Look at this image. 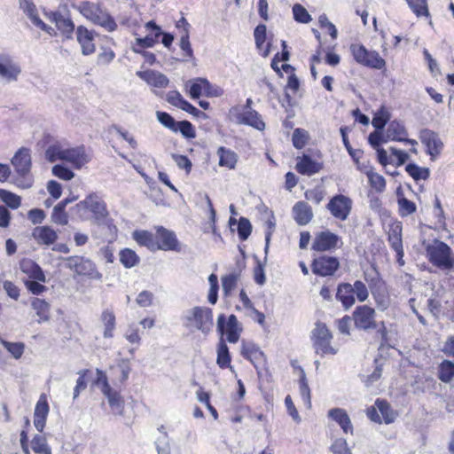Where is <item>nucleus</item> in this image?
I'll return each mask as SVG.
<instances>
[{"label":"nucleus","instance_id":"4","mask_svg":"<svg viewBox=\"0 0 454 454\" xmlns=\"http://www.w3.org/2000/svg\"><path fill=\"white\" fill-rule=\"evenodd\" d=\"M79 11L87 20L104 27L109 32L114 31L117 27V24L114 18L107 12L102 10L94 3H81L79 5Z\"/></svg>","mask_w":454,"mask_h":454},{"label":"nucleus","instance_id":"17","mask_svg":"<svg viewBox=\"0 0 454 454\" xmlns=\"http://www.w3.org/2000/svg\"><path fill=\"white\" fill-rule=\"evenodd\" d=\"M225 317L223 314H221L217 318V329L223 334L224 332L227 334V340L231 343H236L239 339V333L241 332V327L238 322L236 316L231 315L228 317V321L226 325Z\"/></svg>","mask_w":454,"mask_h":454},{"label":"nucleus","instance_id":"56","mask_svg":"<svg viewBox=\"0 0 454 454\" xmlns=\"http://www.w3.org/2000/svg\"><path fill=\"white\" fill-rule=\"evenodd\" d=\"M352 289L354 292V295L356 294L358 301L364 302L369 297V291L367 286L361 280L355 281L354 285H352Z\"/></svg>","mask_w":454,"mask_h":454},{"label":"nucleus","instance_id":"30","mask_svg":"<svg viewBox=\"0 0 454 454\" xmlns=\"http://www.w3.org/2000/svg\"><path fill=\"white\" fill-rule=\"evenodd\" d=\"M336 299L340 301L345 309H348L355 304V296L352 285L349 283H341L338 286Z\"/></svg>","mask_w":454,"mask_h":454},{"label":"nucleus","instance_id":"31","mask_svg":"<svg viewBox=\"0 0 454 454\" xmlns=\"http://www.w3.org/2000/svg\"><path fill=\"white\" fill-rule=\"evenodd\" d=\"M388 242L399 256V262L403 264V262H401V258L403 256L402 226L399 223L395 224L390 228L388 231Z\"/></svg>","mask_w":454,"mask_h":454},{"label":"nucleus","instance_id":"63","mask_svg":"<svg viewBox=\"0 0 454 454\" xmlns=\"http://www.w3.org/2000/svg\"><path fill=\"white\" fill-rule=\"evenodd\" d=\"M254 36L256 47L262 50L266 40V26L263 24L258 25L254 29Z\"/></svg>","mask_w":454,"mask_h":454},{"label":"nucleus","instance_id":"60","mask_svg":"<svg viewBox=\"0 0 454 454\" xmlns=\"http://www.w3.org/2000/svg\"><path fill=\"white\" fill-rule=\"evenodd\" d=\"M24 285L27 291L34 295H40L48 290V288L41 284L40 281L35 279H27L24 281Z\"/></svg>","mask_w":454,"mask_h":454},{"label":"nucleus","instance_id":"12","mask_svg":"<svg viewBox=\"0 0 454 454\" xmlns=\"http://www.w3.org/2000/svg\"><path fill=\"white\" fill-rule=\"evenodd\" d=\"M231 119L238 124H245L251 126L258 130H263L265 123L261 118V115L253 109L240 113L238 107H233L230 110Z\"/></svg>","mask_w":454,"mask_h":454},{"label":"nucleus","instance_id":"47","mask_svg":"<svg viewBox=\"0 0 454 454\" xmlns=\"http://www.w3.org/2000/svg\"><path fill=\"white\" fill-rule=\"evenodd\" d=\"M406 2L417 17L429 16L427 0H406Z\"/></svg>","mask_w":454,"mask_h":454},{"label":"nucleus","instance_id":"13","mask_svg":"<svg viewBox=\"0 0 454 454\" xmlns=\"http://www.w3.org/2000/svg\"><path fill=\"white\" fill-rule=\"evenodd\" d=\"M375 314V310L367 305L356 307L353 312V320L356 327L364 331L375 329L377 327Z\"/></svg>","mask_w":454,"mask_h":454},{"label":"nucleus","instance_id":"27","mask_svg":"<svg viewBox=\"0 0 454 454\" xmlns=\"http://www.w3.org/2000/svg\"><path fill=\"white\" fill-rule=\"evenodd\" d=\"M293 216L299 225H306L313 217L311 207L305 201H298L293 207Z\"/></svg>","mask_w":454,"mask_h":454},{"label":"nucleus","instance_id":"40","mask_svg":"<svg viewBox=\"0 0 454 454\" xmlns=\"http://www.w3.org/2000/svg\"><path fill=\"white\" fill-rule=\"evenodd\" d=\"M120 262L125 268L129 269L139 262V257L133 250L125 248L120 252Z\"/></svg>","mask_w":454,"mask_h":454},{"label":"nucleus","instance_id":"2","mask_svg":"<svg viewBox=\"0 0 454 454\" xmlns=\"http://www.w3.org/2000/svg\"><path fill=\"white\" fill-rule=\"evenodd\" d=\"M184 327L191 332L200 331L207 335L213 327V311L207 307L196 306L187 310L182 318Z\"/></svg>","mask_w":454,"mask_h":454},{"label":"nucleus","instance_id":"29","mask_svg":"<svg viewBox=\"0 0 454 454\" xmlns=\"http://www.w3.org/2000/svg\"><path fill=\"white\" fill-rule=\"evenodd\" d=\"M328 417L334 420L345 434H353V426L347 411L340 408H333L328 411Z\"/></svg>","mask_w":454,"mask_h":454},{"label":"nucleus","instance_id":"37","mask_svg":"<svg viewBox=\"0 0 454 454\" xmlns=\"http://www.w3.org/2000/svg\"><path fill=\"white\" fill-rule=\"evenodd\" d=\"M407 135L404 126L395 121H391L386 130L385 137L387 140L403 141V137Z\"/></svg>","mask_w":454,"mask_h":454},{"label":"nucleus","instance_id":"5","mask_svg":"<svg viewBox=\"0 0 454 454\" xmlns=\"http://www.w3.org/2000/svg\"><path fill=\"white\" fill-rule=\"evenodd\" d=\"M333 334L325 324L317 322L311 332L313 348L317 355H335L337 348L331 345Z\"/></svg>","mask_w":454,"mask_h":454},{"label":"nucleus","instance_id":"16","mask_svg":"<svg viewBox=\"0 0 454 454\" xmlns=\"http://www.w3.org/2000/svg\"><path fill=\"white\" fill-rule=\"evenodd\" d=\"M20 8L30 20L34 26L46 32L50 35H55L54 28L45 24L39 17L38 12L33 0H20Z\"/></svg>","mask_w":454,"mask_h":454},{"label":"nucleus","instance_id":"53","mask_svg":"<svg viewBox=\"0 0 454 454\" xmlns=\"http://www.w3.org/2000/svg\"><path fill=\"white\" fill-rule=\"evenodd\" d=\"M0 199L13 209L20 206V197L6 190L0 189Z\"/></svg>","mask_w":454,"mask_h":454},{"label":"nucleus","instance_id":"59","mask_svg":"<svg viewBox=\"0 0 454 454\" xmlns=\"http://www.w3.org/2000/svg\"><path fill=\"white\" fill-rule=\"evenodd\" d=\"M398 206H399V212H400L401 215H403V216L411 215L417 209L415 203L409 200L408 199H406L404 197H401L398 199Z\"/></svg>","mask_w":454,"mask_h":454},{"label":"nucleus","instance_id":"26","mask_svg":"<svg viewBox=\"0 0 454 454\" xmlns=\"http://www.w3.org/2000/svg\"><path fill=\"white\" fill-rule=\"evenodd\" d=\"M49 18L66 38H73L74 24L69 17L59 12H51Z\"/></svg>","mask_w":454,"mask_h":454},{"label":"nucleus","instance_id":"18","mask_svg":"<svg viewBox=\"0 0 454 454\" xmlns=\"http://www.w3.org/2000/svg\"><path fill=\"white\" fill-rule=\"evenodd\" d=\"M65 267L74 270L78 275L92 276L96 272L92 261L80 256H69L65 258Z\"/></svg>","mask_w":454,"mask_h":454},{"label":"nucleus","instance_id":"39","mask_svg":"<svg viewBox=\"0 0 454 454\" xmlns=\"http://www.w3.org/2000/svg\"><path fill=\"white\" fill-rule=\"evenodd\" d=\"M31 448L37 454H51V449L43 435L36 434L31 441Z\"/></svg>","mask_w":454,"mask_h":454},{"label":"nucleus","instance_id":"36","mask_svg":"<svg viewBox=\"0 0 454 454\" xmlns=\"http://www.w3.org/2000/svg\"><path fill=\"white\" fill-rule=\"evenodd\" d=\"M100 319L104 325V333L103 336L105 338H113L114 337V331L115 329V316L114 312L110 309H105L103 310Z\"/></svg>","mask_w":454,"mask_h":454},{"label":"nucleus","instance_id":"7","mask_svg":"<svg viewBox=\"0 0 454 454\" xmlns=\"http://www.w3.org/2000/svg\"><path fill=\"white\" fill-rule=\"evenodd\" d=\"M22 68L18 59L8 52H0V82L5 84L17 82Z\"/></svg>","mask_w":454,"mask_h":454},{"label":"nucleus","instance_id":"34","mask_svg":"<svg viewBox=\"0 0 454 454\" xmlns=\"http://www.w3.org/2000/svg\"><path fill=\"white\" fill-rule=\"evenodd\" d=\"M210 88L211 85L207 79L198 78L192 82L189 94L192 98H199L201 95L212 96Z\"/></svg>","mask_w":454,"mask_h":454},{"label":"nucleus","instance_id":"44","mask_svg":"<svg viewBox=\"0 0 454 454\" xmlns=\"http://www.w3.org/2000/svg\"><path fill=\"white\" fill-rule=\"evenodd\" d=\"M454 376V363L450 361H443L438 371V378L442 382H450Z\"/></svg>","mask_w":454,"mask_h":454},{"label":"nucleus","instance_id":"11","mask_svg":"<svg viewBox=\"0 0 454 454\" xmlns=\"http://www.w3.org/2000/svg\"><path fill=\"white\" fill-rule=\"evenodd\" d=\"M352 205L353 202L350 198L342 194H338L330 200L326 205V208L334 218L345 221L350 215Z\"/></svg>","mask_w":454,"mask_h":454},{"label":"nucleus","instance_id":"6","mask_svg":"<svg viewBox=\"0 0 454 454\" xmlns=\"http://www.w3.org/2000/svg\"><path fill=\"white\" fill-rule=\"evenodd\" d=\"M427 254L434 266L443 270L454 268V261L450 258L451 249L444 242L435 240L427 247Z\"/></svg>","mask_w":454,"mask_h":454},{"label":"nucleus","instance_id":"57","mask_svg":"<svg viewBox=\"0 0 454 454\" xmlns=\"http://www.w3.org/2000/svg\"><path fill=\"white\" fill-rule=\"evenodd\" d=\"M175 132L180 131L185 138H194L196 137L195 129L192 124L188 121H177Z\"/></svg>","mask_w":454,"mask_h":454},{"label":"nucleus","instance_id":"42","mask_svg":"<svg viewBox=\"0 0 454 454\" xmlns=\"http://www.w3.org/2000/svg\"><path fill=\"white\" fill-rule=\"evenodd\" d=\"M406 172L416 181L426 180L429 176V169L419 167L415 163H409L405 167Z\"/></svg>","mask_w":454,"mask_h":454},{"label":"nucleus","instance_id":"51","mask_svg":"<svg viewBox=\"0 0 454 454\" xmlns=\"http://www.w3.org/2000/svg\"><path fill=\"white\" fill-rule=\"evenodd\" d=\"M309 139V133L302 129H295L293 132L292 141L293 145L297 149L303 148Z\"/></svg>","mask_w":454,"mask_h":454},{"label":"nucleus","instance_id":"10","mask_svg":"<svg viewBox=\"0 0 454 454\" xmlns=\"http://www.w3.org/2000/svg\"><path fill=\"white\" fill-rule=\"evenodd\" d=\"M396 412L390 407V404L382 399L375 401V406L367 409V417L374 422L390 424L395 421Z\"/></svg>","mask_w":454,"mask_h":454},{"label":"nucleus","instance_id":"49","mask_svg":"<svg viewBox=\"0 0 454 454\" xmlns=\"http://www.w3.org/2000/svg\"><path fill=\"white\" fill-rule=\"evenodd\" d=\"M366 175H367L370 185L374 190H376L379 192H383L385 190V188H386V180H385V178L381 175H380V174H378L376 172H373L372 170L368 171L366 173Z\"/></svg>","mask_w":454,"mask_h":454},{"label":"nucleus","instance_id":"15","mask_svg":"<svg viewBox=\"0 0 454 454\" xmlns=\"http://www.w3.org/2000/svg\"><path fill=\"white\" fill-rule=\"evenodd\" d=\"M419 138L427 147V153L431 156V160H434L443 148V143L438 134L430 129H423L420 131Z\"/></svg>","mask_w":454,"mask_h":454},{"label":"nucleus","instance_id":"55","mask_svg":"<svg viewBox=\"0 0 454 454\" xmlns=\"http://www.w3.org/2000/svg\"><path fill=\"white\" fill-rule=\"evenodd\" d=\"M294 18L297 22L307 24L311 20V16L307 10L300 4L293 6Z\"/></svg>","mask_w":454,"mask_h":454},{"label":"nucleus","instance_id":"54","mask_svg":"<svg viewBox=\"0 0 454 454\" xmlns=\"http://www.w3.org/2000/svg\"><path fill=\"white\" fill-rule=\"evenodd\" d=\"M51 220L55 223L60 225H66L68 223V215L65 211V207H63L62 204H57L51 214Z\"/></svg>","mask_w":454,"mask_h":454},{"label":"nucleus","instance_id":"61","mask_svg":"<svg viewBox=\"0 0 454 454\" xmlns=\"http://www.w3.org/2000/svg\"><path fill=\"white\" fill-rule=\"evenodd\" d=\"M52 174L59 179L68 181L74 176V173L68 168L57 164L52 168Z\"/></svg>","mask_w":454,"mask_h":454},{"label":"nucleus","instance_id":"35","mask_svg":"<svg viewBox=\"0 0 454 454\" xmlns=\"http://www.w3.org/2000/svg\"><path fill=\"white\" fill-rule=\"evenodd\" d=\"M217 155L219 157V165L221 167H226L230 169H233L235 168L238 161V155L233 151L221 146L217 150Z\"/></svg>","mask_w":454,"mask_h":454},{"label":"nucleus","instance_id":"3","mask_svg":"<svg viewBox=\"0 0 454 454\" xmlns=\"http://www.w3.org/2000/svg\"><path fill=\"white\" fill-rule=\"evenodd\" d=\"M17 177L15 184L21 188L27 189L33 184V176L31 175L32 159L31 151L27 147L20 148L12 158Z\"/></svg>","mask_w":454,"mask_h":454},{"label":"nucleus","instance_id":"22","mask_svg":"<svg viewBox=\"0 0 454 454\" xmlns=\"http://www.w3.org/2000/svg\"><path fill=\"white\" fill-rule=\"evenodd\" d=\"M76 39L81 45L82 53L83 55H90L95 50L93 32L86 28L84 26H79L76 28Z\"/></svg>","mask_w":454,"mask_h":454},{"label":"nucleus","instance_id":"50","mask_svg":"<svg viewBox=\"0 0 454 454\" xmlns=\"http://www.w3.org/2000/svg\"><path fill=\"white\" fill-rule=\"evenodd\" d=\"M2 345L12 354L15 359H19L24 353L25 345L22 342H10L4 340H0Z\"/></svg>","mask_w":454,"mask_h":454},{"label":"nucleus","instance_id":"52","mask_svg":"<svg viewBox=\"0 0 454 454\" xmlns=\"http://www.w3.org/2000/svg\"><path fill=\"white\" fill-rule=\"evenodd\" d=\"M208 282H209V291L207 295L208 302L211 304H215L218 299V278L217 276L214 273L209 275L208 277Z\"/></svg>","mask_w":454,"mask_h":454},{"label":"nucleus","instance_id":"32","mask_svg":"<svg viewBox=\"0 0 454 454\" xmlns=\"http://www.w3.org/2000/svg\"><path fill=\"white\" fill-rule=\"evenodd\" d=\"M321 164L313 160L310 156L303 155L301 158H298L296 163V170L301 175L312 176L321 169Z\"/></svg>","mask_w":454,"mask_h":454},{"label":"nucleus","instance_id":"23","mask_svg":"<svg viewBox=\"0 0 454 454\" xmlns=\"http://www.w3.org/2000/svg\"><path fill=\"white\" fill-rule=\"evenodd\" d=\"M241 355L249 360L255 368L264 364L265 356L260 348L252 342L242 343Z\"/></svg>","mask_w":454,"mask_h":454},{"label":"nucleus","instance_id":"21","mask_svg":"<svg viewBox=\"0 0 454 454\" xmlns=\"http://www.w3.org/2000/svg\"><path fill=\"white\" fill-rule=\"evenodd\" d=\"M50 411V407L47 402L45 394H42L37 401L35 412H34V425L35 427L39 431L43 432L46 419Z\"/></svg>","mask_w":454,"mask_h":454},{"label":"nucleus","instance_id":"62","mask_svg":"<svg viewBox=\"0 0 454 454\" xmlns=\"http://www.w3.org/2000/svg\"><path fill=\"white\" fill-rule=\"evenodd\" d=\"M156 116L158 121L166 128L171 129L172 131L176 130V126L177 121L168 113L166 112H156Z\"/></svg>","mask_w":454,"mask_h":454},{"label":"nucleus","instance_id":"24","mask_svg":"<svg viewBox=\"0 0 454 454\" xmlns=\"http://www.w3.org/2000/svg\"><path fill=\"white\" fill-rule=\"evenodd\" d=\"M137 75L148 85L155 88H166L169 82L168 78L165 74L155 70L138 71Z\"/></svg>","mask_w":454,"mask_h":454},{"label":"nucleus","instance_id":"20","mask_svg":"<svg viewBox=\"0 0 454 454\" xmlns=\"http://www.w3.org/2000/svg\"><path fill=\"white\" fill-rule=\"evenodd\" d=\"M157 239L160 242L158 248L165 251L181 250L180 244L173 231H170L163 227H159L157 230Z\"/></svg>","mask_w":454,"mask_h":454},{"label":"nucleus","instance_id":"8","mask_svg":"<svg viewBox=\"0 0 454 454\" xmlns=\"http://www.w3.org/2000/svg\"><path fill=\"white\" fill-rule=\"evenodd\" d=\"M77 206L89 209L93 213L95 218L98 221H103L105 223L111 233H116V226L112 223L111 220L106 219L107 215V210L105 202L97 195H89L84 200L77 204Z\"/></svg>","mask_w":454,"mask_h":454},{"label":"nucleus","instance_id":"41","mask_svg":"<svg viewBox=\"0 0 454 454\" xmlns=\"http://www.w3.org/2000/svg\"><path fill=\"white\" fill-rule=\"evenodd\" d=\"M390 119V114L385 106H381L372 118V124L378 129L381 130Z\"/></svg>","mask_w":454,"mask_h":454},{"label":"nucleus","instance_id":"19","mask_svg":"<svg viewBox=\"0 0 454 454\" xmlns=\"http://www.w3.org/2000/svg\"><path fill=\"white\" fill-rule=\"evenodd\" d=\"M340 237L329 231L318 232L312 243V249L318 252H325L334 249L338 247Z\"/></svg>","mask_w":454,"mask_h":454},{"label":"nucleus","instance_id":"33","mask_svg":"<svg viewBox=\"0 0 454 454\" xmlns=\"http://www.w3.org/2000/svg\"><path fill=\"white\" fill-rule=\"evenodd\" d=\"M31 307L39 317L38 322H47L50 320L51 305L45 300L40 298L31 299Z\"/></svg>","mask_w":454,"mask_h":454},{"label":"nucleus","instance_id":"38","mask_svg":"<svg viewBox=\"0 0 454 454\" xmlns=\"http://www.w3.org/2000/svg\"><path fill=\"white\" fill-rule=\"evenodd\" d=\"M216 364L222 369L231 368V355L229 352V348L223 339L220 340L218 346H217Z\"/></svg>","mask_w":454,"mask_h":454},{"label":"nucleus","instance_id":"25","mask_svg":"<svg viewBox=\"0 0 454 454\" xmlns=\"http://www.w3.org/2000/svg\"><path fill=\"white\" fill-rule=\"evenodd\" d=\"M32 237L39 245L51 246L58 239V233L50 226H37L33 230Z\"/></svg>","mask_w":454,"mask_h":454},{"label":"nucleus","instance_id":"58","mask_svg":"<svg viewBox=\"0 0 454 454\" xmlns=\"http://www.w3.org/2000/svg\"><path fill=\"white\" fill-rule=\"evenodd\" d=\"M252 231V225L248 219L240 217L238 223V234L241 240L248 239Z\"/></svg>","mask_w":454,"mask_h":454},{"label":"nucleus","instance_id":"14","mask_svg":"<svg viewBox=\"0 0 454 454\" xmlns=\"http://www.w3.org/2000/svg\"><path fill=\"white\" fill-rule=\"evenodd\" d=\"M340 267L338 258L323 255L313 260L312 272L321 277L333 276Z\"/></svg>","mask_w":454,"mask_h":454},{"label":"nucleus","instance_id":"64","mask_svg":"<svg viewBox=\"0 0 454 454\" xmlns=\"http://www.w3.org/2000/svg\"><path fill=\"white\" fill-rule=\"evenodd\" d=\"M331 450L333 454H351L347 441L342 438L336 439L332 444Z\"/></svg>","mask_w":454,"mask_h":454},{"label":"nucleus","instance_id":"45","mask_svg":"<svg viewBox=\"0 0 454 454\" xmlns=\"http://www.w3.org/2000/svg\"><path fill=\"white\" fill-rule=\"evenodd\" d=\"M300 394L301 396L308 408L311 407V396H310V389L307 382L305 372L301 369V377H300Z\"/></svg>","mask_w":454,"mask_h":454},{"label":"nucleus","instance_id":"9","mask_svg":"<svg viewBox=\"0 0 454 454\" xmlns=\"http://www.w3.org/2000/svg\"><path fill=\"white\" fill-rule=\"evenodd\" d=\"M350 50L355 60L363 66L375 69H382L386 65L385 60L377 51H370L366 50L364 45L352 44Z\"/></svg>","mask_w":454,"mask_h":454},{"label":"nucleus","instance_id":"28","mask_svg":"<svg viewBox=\"0 0 454 454\" xmlns=\"http://www.w3.org/2000/svg\"><path fill=\"white\" fill-rule=\"evenodd\" d=\"M20 270L28 276L29 278L46 282V277L42 268L30 259H24L20 262Z\"/></svg>","mask_w":454,"mask_h":454},{"label":"nucleus","instance_id":"1","mask_svg":"<svg viewBox=\"0 0 454 454\" xmlns=\"http://www.w3.org/2000/svg\"><path fill=\"white\" fill-rule=\"evenodd\" d=\"M45 158L50 162L64 160L80 168L89 161L83 146L68 147L62 143H55L45 151Z\"/></svg>","mask_w":454,"mask_h":454},{"label":"nucleus","instance_id":"46","mask_svg":"<svg viewBox=\"0 0 454 454\" xmlns=\"http://www.w3.org/2000/svg\"><path fill=\"white\" fill-rule=\"evenodd\" d=\"M239 278L238 273H231L222 278V286L225 296H229L235 289Z\"/></svg>","mask_w":454,"mask_h":454},{"label":"nucleus","instance_id":"48","mask_svg":"<svg viewBox=\"0 0 454 454\" xmlns=\"http://www.w3.org/2000/svg\"><path fill=\"white\" fill-rule=\"evenodd\" d=\"M133 239L141 246L149 248L154 247L153 236L146 231H136L133 232Z\"/></svg>","mask_w":454,"mask_h":454},{"label":"nucleus","instance_id":"43","mask_svg":"<svg viewBox=\"0 0 454 454\" xmlns=\"http://www.w3.org/2000/svg\"><path fill=\"white\" fill-rule=\"evenodd\" d=\"M104 395L107 398L110 407L121 414L124 402L121 395L112 388L110 391L104 394Z\"/></svg>","mask_w":454,"mask_h":454}]
</instances>
